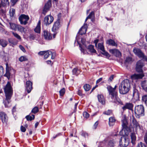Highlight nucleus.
I'll return each mask as SVG.
<instances>
[{
  "label": "nucleus",
  "mask_w": 147,
  "mask_h": 147,
  "mask_svg": "<svg viewBox=\"0 0 147 147\" xmlns=\"http://www.w3.org/2000/svg\"><path fill=\"white\" fill-rule=\"evenodd\" d=\"M117 86L115 85L114 88L108 86L107 87L109 95V100L110 101L116 104H122L120 99L118 96L117 91L116 90Z\"/></svg>",
  "instance_id": "f257e3e1"
},
{
  "label": "nucleus",
  "mask_w": 147,
  "mask_h": 147,
  "mask_svg": "<svg viewBox=\"0 0 147 147\" xmlns=\"http://www.w3.org/2000/svg\"><path fill=\"white\" fill-rule=\"evenodd\" d=\"M6 98L3 100V103L5 107H8V105L11 101L10 99L13 94L12 88L11 86L10 83L8 82L4 88Z\"/></svg>",
  "instance_id": "f03ea898"
},
{
  "label": "nucleus",
  "mask_w": 147,
  "mask_h": 147,
  "mask_svg": "<svg viewBox=\"0 0 147 147\" xmlns=\"http://www.w3.org/2000/svg\"><path fill=\"white\" fill-rule=\"evenodd\" d=\"M130 83L128 79L123 81L119 86V93L121 94H125L130 89Z\"/></svg>",
  "instance_id": "7ed1b4c3"
},
{
  "label": "nucleus",
  "mask_w": 147,
  "mask_h": 147,
  "mask_svg": "<svg viewBox=\"0 0 147 147\" xmlns=\"http://www.w3.org/2000/svg\"><path fill=\"white\" fill-rule=\"evenodd\" d=\"M122 122L123 128L119 132V134L120 136L126 135L128 134V133L130 131V129L127 126L128 123L126 118L124 117V119L122 120Z\"/></svg>",
  "instance_id": "20e7f679"
},
{
  "label": "nucleus",
  "mask_w": 147,
  "mask_h": 147,
  "mask_svg": "<svg viewBox=\"0 0 147 147\" xmlns=\"http://www.w3.org/2000/svg\"><path fill=\"white\" fill-rule=\"evenodd\" d=\"M134 112L136 115L139 116L138 117L144 116V109L143 106L142 105H140L135 106Z\"/></svg>",
  "instance_id": "39448f33"
},
{
  "label": "nucleus",
  "mask_w": 147,
  "mask_h": 147,
  "mask_svg": "<svg viewBox=\"0 0 147 147\" xmlns=\"http://www.w3.org/2000/svg\"><path fill=\"white\" fill-rule=\"evenodd\" d=\"M133 52L138 57L147 61V57L140 49L135 47L133 49Z\"/></svg>",
  "instance_id": "423d86ee"
},
{
  "label": "nucleus",
  "mask_w": 147,
  "mask_h": 147,
  "mask_svg": "<svg viewBox=\"0 0 147 147\" xmlns=\"http://www.w3.org/2000/svg\"><path fill=\"white\" fill-rule=\"evenodd\" d=\"M29 19V16L24 14L21 15L19 18L20 24L24 25H26L27 23V22Z\"/></svg>",
  "instance_id": "0eeeda50"
},
{
  "label": "nucleus",
  "mask_w": 147,
  "mask_h": 147,
  "mask_svg": "<svg viewBox=\"0 0 147 147\" xmlns=\"http://www.w3.org/2000/svg\"><path fill=\"white\" fill-rule=\"evenodd\" d=\"M144 66V63L142 60H139L136 63V70L139 73H143L142 67Z\"/></svg>",
  "instance_id": "6e6552de"
},
{
  "label": "nucleus",
  "mask_w": 147,
  "mask_h": 147,
  "mask_svg": "<svg viewBox=\"0 0 147 147\" xmlns=\"http://www.w3.org/2000/svg\"><path fill=\"white\" fill-rule=\"evenodd\" d=\"M54 20L53 17L51 15L46 16L44 19V24L47 26L51 24Z\"/></svg>",
  "instance_id": "1a4fd4ad"
},
{
  "label": "nucleus",
  "mask_w": 147,
  "mask_h": 147,
  "mask_svg": "<svg viewBox=\"0 0 147 147\" xmlns=\"http://www.w3.org/2000/svg\"><path fill=\"white\" fill-rule=\"evenodd\" d=\"M61 26V25L60 24V20L59 19H58L55 22L52 28V31L54 32H56L59 29Z\"/></svg>",
  "instance_id": "9d476101"
},
{
  "label": "nucleus",
  "mask_w": 147,
  "mask_h": 147,
  "mask_svg": "<svg viewBox=\"0 0 147 147\" xmlns=\"http://www.w3.org/2000/svg\"><path fill=\"white\" fill-rule=\"evenodd\" d=\"M51 6V2L49 0L45 4L42 13L45 15L46 13L49 10V9Z\"/></svg>",
  "instance_id": "9b49d317"
},
{
  "label": "nucleus",
  "mask_w": 147,
  "mask_h": 147,
  "mask_svg": "<svg viewBox=\"0 0 147 147\" xmlns=\"http://www.w3.org/2000/svg\"><path fill=\"white\" fill-rule=\"evenodd\" d=\"M98 49L101 50L102 52V53L104 55L106 56L110 57L109 54L107 52L105 51L104 49V46L102 43H99L98 45Z\"/></svg>",
  "instance_id": "f8f14e48"
},
{
  "label": "nucleus",
  "mask_w": 147,
  "mask_h": 147,
  "mask_svg": "<svg viewBox=\"0 0 147 147\" xmlns=\"http://www.w3.org/2000/svg\"><path fill=\"white\" fill-rule=\"evenodd\" d=\"M49 55H51V59H54L55 56V53H52L51 51L48 50L45 52L44 56V59H46Z\"/></svg>",
  "instance_id": "ddd939ff"
},
{
  "label": "nucleus",
  "mask_w": 147,
  "mask_h": 147,
  "mask_svg": "<svg viewBox=\"0 0 147 147\" xmlns=\"http://www.w3.org/2000/svg\"><path fill=\"white\" fill-rule=\"evenodd\" d=\"M133 107L134 105L133 104L130 103H126L125 105L123 107L122 109L124 111L127 109L129 110L133 111Z\"/></svg>",
  "instance_id": "4468645a"
},
{
  "label": "nucleus",
  "mask_w": 147,
  "mask_h": 147,
  "mask_svg": "<svg viewBox=\"0 0 147 147\" xmlns=\"http://www.w3.org/2000/svg\"><path fill=\"white\" fill-rule=\"evenodd\" d=\"M131 121L133 124L134 127L135 128L136 130L138 129H140L141 128L139 124L134 117H133L132 118Z\"/></svg>",
  "instance_id": "2eb2a0df"
},
{
  "label": "nucleus",
  "mask_w": 147,
  "mask_h": 147,
  "mask_svg": "<svg viewBox=\"0 0 147 147\" xmlns=\"http://www.w3.org/2000/svg\"><path fill=\"white\" fill-rule=\"evenodd\" d=\"M87 28V24L84 23V25L80 29L78 33L80 35L85 34L86 32Z\"/></svg>",
  "instance_id": "dca6fc26"
},
{
  "label": "nucleus",
  "mask_w": 147,
  "mask_h": 147,
  "mask_svg": "<svg viewBox=\"0 0 147 147\" xmlns=\"http://www.w3.org/2000/svg\"><path fill=\"white\" fill-rule=\"evenodd\" d=\"M43 35L45 39L46 40H50L52 38L51 35L50 33L47 30H44L43 32Z\"/></svg>",
  "instance_id": "f3484780"
},
{
  "label": "nucleus",
  "mask_w": 147,
  "mask_h": 147,
  "mask_svg": "<svg viewBox=\"0 0 147 147\" xmlns=\"http://www.w3.org/2000/svg\"><path fill=\"white\" fill-rule=\"evenodd\" d=\"M26 90L28 93L30 92L32 89V83L30 81H28L26 83Z\"/></svg>",
  "instance_id": "a211bd4d"
},
{
  "label": "nucleus",
  "mask_w": 147,
  "mask_h": 147,
  "mask_svg": "<svg viewBox=\"0 0 147 147\" xmlns=\"http://www.w3.org/2000/svg\"><path fill=\"white\" fill-rule=\"evenodd\" d=\"M144 76L143 73L139 74H135L131 76V78L132 80L140 79H142Z\"/></svg>",
  "instance_id": "6ab92c4d"
},
{
  "label": "nucleus",
  "mask_w": 147,
  "mask_h": 147,
  "mask_svg": "<svg viewBox=\"0 0 147 147\" xmlns=\"http://www.w3.org/2000/svg\"><path fill=\"white\" fill-rule=\"evenodd\" d=\"M109 51L116 57H119L121 55V52L118 50L116 49H110Z\"/></svg>",
  "instance_id": "aec40b11"
},
{
  "label": "nucleus",
  "mask_w": 147,
  "mask_h": 147,
  "mask_svg": "<svg viewBox=\"0 0 147 147\" xmlns=\"http://www.w3.org/2000/svg\"><path fill=\"white\" fill-rule=\"evenodd\" d=\"M0 117L3 123H6L7 119L6 114L3 112H0Z\"/></svg>",
  "instance_id": "412c9836"
},
{
  "label": "nucleus",
  "mask_w": 147,
  "mask_h": 147,
  "mask_svg": "<svg viewBox=\"0 0 147 147\" xmlns=\"http://www.w3.org/2000/svg\"><path fill=\"white\" fill-rule=\"evenodd\" d=\"M97 97L99 102L102 105H104L105 104V99L103 95L98 94L97 96Z\"/></svg>",
  "instance_id": "4be33fe9"
},
{
  "label": "nucleus",
  "mask_w": 147,
  "mask_h": 147,
  "mask_svg": "<svg viewBox=\"0 0 147 147\" xmlns=\"http://www.w3.org/2000/svg\"><path fill=\"white\" fill-rule=\"evenodd\" d=\"M131 142L132 144L134 145L136 144V137L135 133H132L131 134Z\"/></svg>",
  "instance_id": "5701e85b"
},
{
  "label": "nucleus",
  "mask_w": 147,
  "mask_h": 147,
  "mask_svg": "<svg viewBox=\"0 0 147 147\" xmlns=\"http://www.w3.org/2000/svg\"><path fill=\"white\" fill-rule=\"evenodd\" d=\"M8 44L7 41L5 40L0 38V45L3 47H5Z\"/></svg>",
  "instance_id": "b1692460"
},
{
  "label": "nucleus",
  "mask_w": 147,
  "mask_h": 147,
  "mask_svg": "<svg viewBox=\"0 0 147 147\" xmlns=\"http://www.w3.org/2000/svg\"><path fill=\"white\" fill-rule=\"evenodd\" d=\"M34 31L37 33H40V21L39 20L37 26L34 29Z\"/></svg>",
  "instance_id": "393cba45"
},
{
  "label": "nucleus",
  "mask_w": 147,
  "mask_h": 147,
  "mask_svg": "<svg viewBox=\"0 0 147 147\" xmlns=\"http://www.w3.org/2000/svg\"><path fill=\"white\" fill-rule=\"evenodd\" d=\"M141 85L144 90L147 92V81L144 80L142 81Z\"/></svg>",
  "instance_id": "a878e982"
},
{
  "label": "nucleus",
  "mask_w": 147,
  "mask_h": 147,
  "mask_svg": "<svg viewBox=\"0 0 147 147\" xmlns=\"http://www.w3.org/2000/svg\"><path fill=\"white\" fill-rule=\"evenodd\" d=\"M10 68L8 66L6 65V72L5 74H4V76L6 77L8 79L10 78Z\"/></svg>",
  "instance_id": "bb28decb"
},
{
  "label": "nucleus",
  "mask_w": 147,
  "mask_h": 147,
  "mask_svg": "<svg viewBox=\"0 0 147 147\" xmlns=\"http://www.w3.org/2000/svg\"><path fill=\"white\" fill-rule=\"evenodd\" d=\"M11 28L15 31L17 30V27L18 25H17L13 23L10 22L9 23Z\"/></svg>",
  "instance_id": "cd10ccee"
},
{
  "label": "nucleus",
  "mask_w": 147,
  "mask_h": 147,
  "mask_svg": "<svg viewBox=\"0 0 147 147\" xmlns=\"http://www.w3.org/2000/svg\"><path fill=\"white\" fill-rule=\"evenodd\" d=\"M115 120L114 117H111L109 119V125L110 126H113L114 124Z\"/></svg>",
  "instance_id": "c85d7f7f"
},
{
  "label": "nucleus",
  "mask_w": 147,
  "mask_h": 147,
  "mask_svg": "<svg viewBox=\"0 0 147 147\" xmlns=\"http://www.w3.org/2000/svg\"><path fill=\"white\" fill-rule=\"evenodd\" d=\"M17 29H18V31L21 33H25L26 32V30L25 28L20 25H18Z\"/></svg>",
  "instance_id": "c756f323"
},
{
  "label": "nucleus",
  "mask_w": 147,
  "mask_h": 147,
  "mask_svg": "<svg viewBox=\"0 0 147 147\" xmlns=\"http://www.w3.org/2000/svg\"><path fill=\"white\" fill-rule=\"evenodd\" d=\"M87 49L89 51L92 53H96V51L94 49V46L92 45H90L88 47Z\"/></svg>",
  "instance_id": "7c9ffc66"
},
{
  "label": "nucleus",
  "mask_w": 147,
  "mask_h": 147,
  "mask_svg": "<svg viewBox=\"0 0 147 147\" xmlns=\"http://www.w3.org/2000/svg\"><path fill=\"white\" fill-rule=\"evenodd\" d=\"M107 43L109 45H111L113 46H116L117 44L113 40L110 39L108 40H107Z\"/></svg>",
  "instance_id": "2f4dec72"
},
{
  "label": "nucleus",
  "mask_w": 147,
  "mask_h": 147,
  "mask_svg": "<svg viewBox=\"0 0 147 147\" xmlns=\"http://www.w3.org/2000/svg\"><path fill=\"white\" fill-rule=\"evenodd\" d=\"M25 118L27 121H31L34 119L35 115H32V116H30V115H27Z\"/></svg>",
  "instance_id": "473e14b6"
},
{
  "label": "nucleus",
  "mask_w": 147,
  "mask_h": 147,
  "mask_svg": "<svg viewBox=\"0 0 147 147\" xmlns=\"http://www.w3.org/2000/svg\"><path fill=\"white\" fill-rule=\"evenodd\" d=\"M133 96L134 99L136 100H138L139 98V92L133 93Z\"/></svg>",
  "instance_id": "72a5a7b5"
},
{
  "label": "nucleus",
  "mask_w": 147,
  "mask_h": 147,
  "mask_svg": "<svg viewBox=\"0 0 147 147\" xmlns=\"http://www.w3.org/2000/svg\"><path fill=\"white\" fill-rule=\"evenodd\" d=\"M73 74L77 76L80 72V71L77 68H74L72 70Z\"/></svg>",
  "instance_id": "f704fd0d"
},
{
  "label": "nucleus",
  "mask_w": 147,
  "mask_h": 147,
  "mask_svg": "<svg viewBox=\"0 0 147 147\" xmlns=\"http://www.w3.org/2000/svg\"><path fill=\"white\" fill-rule=\"evenodd\" d=\"M9 13L11 17H13L15 13V10L14 9L11 8L10 9Z\"/></svg>",
  "instance_id": "c9c22d12"
},
{
  "label": "nucleus",
  "mask_w": 147,
  "mask_h": 147,
  "mask_svg": "<svg viewBox=\"0 0 147 147\" xmlns=\"http://www.w3.org/2000/svg\"><path fill=\"white\" fill-rule=\"evenodd\" d=\"M8 41L10 44V46H12L13 45H15L17 43L14 41V39L12 38H9Z\"/></svg>",
  "instance_id": "e433bc0d"
},
{
  "label": "nucleus",
  "mask_w": 147,
  "mask_h": 147,
  "mask_svg": "<svg viewBox=\"0 0 147 147\" xmlns=\"http://www.w3.org/2000/svg\"><path fill=\"white\" fill-rule=\"evenodd\" d=\"M142 100L147 106V94L144 95L142 96Z\"/></svg>",
  "instance_id": "4c0bfd02"
},
{
  "label": "nucleus",
  "mask_w": 147,
  "mask_h": 147,
  "mask_svg": "<svg viewBox=\"0 0 147 147\" xmlns=\"http://www.w3.org/2000/svg\"><path fill=\"white\" fill-rule=\"evenodd\" d=\"M84 88L86 91H88L90 90L91 87L89 85L86 84L84 86Z\"/></svg>",
  "instance_id": "58836bf2"
},
{
  "label": "nucleus",
  "mask_w": 147,
  "mask_h": 147,
  "mask_svg": "<svg viewBox=\"0 0 147 147\" xmlns=\"http://www.w3.org/2000/svg\"><path fill=\"white\" fill-rule=\"evenodd\" d=\"M19 60L20 61L22 62L24 61H27L28 59L26 56H22L19 58Z\"/></svg>",
  "instance_id": "ea45409f"
},
{
  "label": "nucleus",
  "mask_w": 147,
  "mask_h": 147,
  "mask_svg": "<svg viewBox=\"0 0 147 147\" xmlns=\"http://www.w3.org/2000/svg\"><path fill=\"white\" fill-rule=\"evenodd\" d=\"M139 89V88L138 86H136L134 85L133 86V93L136 92H138V89Z\"/></svg>",
  "instance_id": "a19ab883"
},
{
  "label": "nucleus",
  "mask_w": 147,
  "mask_h": 147,
  "mask_svg": "<svg viewBox=\"0 0 147 147\" xmlns=\"http://www.w3.org/2000/svg\"><path fill=\"white\" fill-rule=\"evenodd\" d=\"M103 113L107 115H111L112 114V112L111 110H109L107 111L103 112Z\"/></svg>",
  "instance_id": "79ce46f5"
},
{
  "label": "nucleus",
  "mask_w": 147,
  "mask_h": 147,
  "mask_svg": "<svg viewBox=\"0 0 147 147\" xmlns=\"http://www.w3.org/2000/svg\"><path fill=\"white\" fill-rule=\"evenodd\" d=\"M12 34L14 36L19 40H21V36L16 33L13 32Z\"/></svg>",
  "instance_id": "37998d69"
},
{
  "label": "nucleus",
  "mask_w": 147,
  "mask_h": 147,
  "mask_svg": "<svg viewBox=\"0 0 147 147\" xmlns=\"http://www.w3.org/2000/svg\"><path fill=\"white\" fill-rule=\"evenodd\" d=\"M39 110L38 107H35L32 110V112L35 114Z\"/></svg>",
  "instance_id": "c03bdc74"
},
{
  "label": "nucleus",
  "mask_w": 147,
  "mask_h": 147,
  "mask_svg": "<svg viewBox=\"0 0 147 147\" xmlns=\"http://www.w3.org/2000/svg\"><path fill=\"white\" fill-rule=\"evenodd\" d=\"M114 145V142L113 140L109 141L108 144L109 147H113Z\"/></svg>",
  "instance_id": "a18cd8bd"
},
{
  "label": "nucleus",
  "mask_w": 147,
  "mask_h": 147,
  "mask_svg": "<svg viewBox=\"0 0 147 147\" xmlns=\"http://www.w3.org/2000/svg\"><path fill=\"white\" fill-rule=\"evenodd\" d=\"M1 3L3 6L9 4V0H1Z\"/></svg>",
  "instance_id": "49530a36"
},
{
  "label": "nucleus",
  "mask_w": 147,
  "mask_h": 147,
  "mask_svg": "<svg viewBox=\"0 0 147 147\" xmlns=\"http://www.w3.org/2000/svg\"><path fill=\"white\" fill-rule=\"evenodd\" d=\"M65 92V89L64 88H63L59 91L60 95L61 96H63Z\"/></svg>",
  "instance_id": "de8ad7c7"
},
{
  "label": "nucleus",
  "mask_w": 147,
  "mask_h": 147,
  "mask_svg": "<svg viewBox=\"0 0 147 147\" xmlns=\"http://www.w3.org/2000/svg\"><path fill=\"white\" fill-rule=\"evenodd\" d=\"M132 61V58L131 57H128L126 58L125 62L126 63H129Z\"/></svg>",
  "instance_id": "09e8293b"
},
{
  "label": "nucleus",
  "mask_w": 147,
  "mask_h": 147,
  "mask_svg": "<svg viewBox=\"0 0 147 147\" xmlns=\"http://www.w3.org/2000/svg\"><path fill=\"white\" fill-rule=\"evenodd\" d=\"M137 147H146V146L144 143L140 142L138 144Z\"/></svg>",
  "instance_id": "8fccbe9b"
},
{
  "label": "nucleus",
  "mask_w": 147,
  "mask_h": 147,
  "mask_svg": "<svg viewBox=\"0 0 147 147\" xmlns=\"http://www.w3.org/2000/svg\"><path fill=\"white\" fill-rule=\"evenodd\" d=\"M3 73V68L1 65H0V77Z\"/></svg>",
  "instance_id": "3c124183"
},
{
  "label": "nucleus",
  "mask_w": 147,
  "mask_h": 147,
  "mask_svg": "<svg viewBox=\"0 0 147 147\" xmlns=\"http://www.w3.org/2000/svg\"><path fill=\"white\" fill-rule=\"evenodd\" d=\"M83 115L84 117L87 118L89 116V114L87 112H85L83 113Z\"/></svg>",
  "instance_id": "603ef678"
},
{
  "label": "nucleus",
  "mask_w": 147,
  "mask_h": 147,
  "mask_svg": "<svg viewBox=\"0 0 147 147\" xmlns=\"http://www.w3.org/2000/svg\"><path fill=\"white\" fill-rule=\"evenodd\" d=\"M94 12L93 11L91 12L90 14L88 16L89 18H92V17H94Z\"/></svg>",
  "instance_id": "864d4df0"
},
{
  "label": "nucleus",
  "mask_w": 147,
  "mask_h": 147,
  "mask_svg": "<svg viewBox=\"0 0 147 147\" xmlns=\"http://www.w3.org/2000/svg\"><path fill=\"white\" fill-rule=\"evenodd\" d=\"M81 135L82 136L85 138H86L88 136V134L86 132L83 131Z\"/></svg>",
  "instance_id": "5fc2aeb1"
},
{
  "label": "nucleus",
  "mask_w": 147,
  "mask_h": 147,
  "mask_svg": "<svg viewBox=\"0 0 147 147\" xmlns=\"http://www.w3.org/2000/svg\"><path fill=\"white\" fill-rule=\"evenodd\" d=\"M98 124V122L96 121L93 125L92 128L93 129H95L97 127V125Z\"/></svg>",
  "instance_id": "6e6d98bb"
},
{
  "label": "nucleus",
  "mask_w": 147,
  "mask_h": 147,
  "mask_svg": "<svg viewBox=\"0 0 147 147\" xmlns=\"http://www.w3.org/2000/svg\"><path fill=\"white\" fill-rule=\"evenodd\" d=\"M35 37V35L33 34H31L30 36V38L32 40L34 39Z\"/></svg>",
  "instance_id": "4d7b16f0"
},
{
  "label": "nucleus",
  "mask_w": 147,
  "mask_h": 147,
  "mask_svg": "<svg viewBox=\"0 0 147 147\" xmlns=\"http://www.w3.org/2000/svg\"><path fill=\"white\" fill-rule=\"evenodd\" d=\"M21 130L23 132H25L26 131V129L23 126H21Z\"/></svg>",
  "instance_id": "13d9d810"
},
{
  "label": "nucleus",
  "mask_w": 147,
  "mask_h": 147,
  "mask_svg": "<svg viewBox=\"0 0 147 147\" xmlns=\"http://www.w3.org/2000/svg\"><path fill=\"white\" fill-rule=\"evenodd\" d=\"M78 94L80 96H82L83 94H82V91L81 90H78Z\"/></svg>",
  "instance_id": "bf43d9fd"
},
{
  "label": "nucleus",
  "mask_w": 147,
  "mask_h": 147,
  "mask_svg": "<svg viewBox=\"0 0 147 147\" xmlns=\"http://www.w3.org/2000/svg\"><path fill=\"white\" fill-rule=\"evenodd\" d=\"M45 51H41L38 52V54L40 55H42L45 53Z\"/></svg>",
  "instance_id": "052dcab7"
},
{
  "label": "nucleus",
  "mask_w": 147,
  "mask_h": 147,
  "mask_svg": "<svg viewBox=\"0 0 147 147\" xmlns=\"http://www.w3.org/2000/svg\"><path fill=\"white\" fill-rule=\"evenodd\" d=\"M19 47L20 49L23 52H24L25 51L24 48L22 45H20Z\"/></svg>",
  "instance_id": "680f3d73"
},
{
  "label": "nucleus",
  "mask_w": 147,
  "mask_h": 147,
  "mask_svg": "<svg viewBox=\"0 0 147 147\" xmlns=\"http://www.w3.org/2000/svg\"><path fill=\"white\" fill-rule=\"evenodd\" d=\"M102 80V78H101L98 79L96 81V84H98L101 82Z\"/></svg>",
  "instance_id": "e2e57ef3"
},
{
  "label": "nucleus",
  "mask_w": 147,
  "mask_h": 147,
  "mask_svg": "<svg viewBox=\"0 0 147 147\" xmlns=\"http://www.w3.org/2000/svg\"><path fill=\"white\" fill-rule=\"evenodd\" d=\"M144 140L145 142L147 144V133L145 136L144 137Z\"/></svg>",
  "instance_id": "0e129e2a"
},
{
  "label": "nucleus",
  "mask_w": 147,
  "mask_h": 147,
  "mask_svg": "<svg viewBox=\"0 0 147 147\" xmlns=\"http://www.w3.org/2000/svg\"><path fill=\"white\" fill-rule=\"evenodd\" d=\"M99 40L98 39H96L94 40V43L95 44V45L96 47H97V43L98 42Z\"/></svg>",
  "instance_id": "69168bd1"
},
{
  "label": "nucleus",
  "mask_w": 147,
  "mask_h": 147,
  "mask_svg": "<svg viewBox=\"0 0 147 147\" xmlns=\"http://www.w3.org/2000/svg\"><path fill=\"white\" fill-rule=\"evenodd\" d=\"M113 75H112L109 78V81H111L113 79Z\"/></svg>",
  "instance_id": "338daca9"
},
{
  "label": "nucleus",
  "mask_w": 147,
  "mask_h": 147,
  "mask_svg": "<svg viewBox=\"0 0 147 147\" xmlns=\"http://www.w3.org/2000/svg\"><path fill=\"white\" fill-rule=\"evenodd\" d=\"M16 111V108L15 106H14V107H13V108L12 109V113H13L15 112Z\"/></svg>",
  "instance_id": "774afa93"
}]
</instances>
